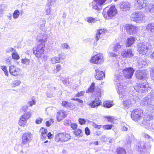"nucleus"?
I'll use <instances>...</instances> for the list:
<instances>
[{
    "instance_id": "nucleus-1",
    "label": "nucleus",
    "mask_w": 154,
    "mask_h": 154,
    "mask_svg": "<svg viewBox=\"0 0 154 154\" xmlns=\"http://www.w3.org/2000/svg\"><path fill=\"white\" fill-rule=\"evenodd\" d=\"M121 74H122L116 75L114 77V81L116 83V88L117 90V93L119 95V97H122L125 96L124 91L125 89H126V87L121 82L123 81L122 77Z\"/></svg>"
},
{
    "instance_id": "nucleus-2",
    "label": "nucleus",
    "mask_w": 154,
    "mask_h": 154,
    "mask_svg": "<svg viewBox=\"0 0 154 154\" xmlns=\"http://www.w3.org/2000/svg\"><path fill=\"white\" fill-rule=\"evenodd\" d=\"M143 112L141 109H134L131 113V117L132 119L141 125H143L144 124V120L142 119L141 115Z\"/></svg>"
},
{
    "instance_id": "nucleus-3",
    "label": "nucleus",
    "mask_w": 154,
    "mask_h": 154,
    "mask_svg": "<svg viewBox=\"0 0 154 154\" xmlns=\"http://www.w3.org/2000/svg\"><path fill=\"white\" fill-rule=\"evenodd\" d=\"M136 91L139 93H145L150 91L151 88L149 87L147 82L145 81L137 84L134 87Z\"/></svg>"
},
{
    "instance_id": "nucleus-4",
    "label": "nucleus",
    "mask_w": 154,
    "mask_h": 154,
    "mask_svg": "<svg viewBox=\"0 0 154 154\" xmlns=\"http://www.w3.org/2000/svg\"><path fill=\"white\" fill-rule=\"evenodd\" d=\"M154 102V92L149 93L143 98L140 102V105L142 106L152 105Z\"/></svg>"
},
{
    "instance_id": "nucleus-5",
    "label": "nucleus",
    "mask_w": 154,
    "mask_h": 154,
    "mask_svg": "<svg viewBox=\"0 0 154 154\" xmlns=\"http://www.w3.org/2000/svg\"><path fill=\"white\" fill-rule=\"evenodd\" d=\"M124 91L125 96L120 97V98H123L122 104L124 107L127 109L131 106L133 103L132 102L134 101V100L133 98L131 97V96H132L131 94L130 95L129 93L126 91V89H125Z\"/></svg>"
},
{
    "instance_id": "nucleus-6",
    "label": "nucleus",
    "mask_w": 154,
    "mask_h": 154,
    "mask_svg": "<svg viewBox=\"0 0 154 154\" xmlns=\"http://www.w3.org/2000/svg\"><path fill=\"white\" fill-rule=\"evenodd\" d=\"M32 134L29 132H26L23 135L22 137V142L21 144L23 148L29 146L28 143L32 140Z\"/></svg>"
},
{
    "instance_id": "nucleus-7",
    "label": "nucleus",
    "mask_w": 154,
    "mask_h": 154,
    "mask_svg": "<svg viewBox=\"0 0 154 154\" xmlns=\"http://www.w3.org/2000/svg\"><path fill=\"white\" fill-rule=\"evenodd\" d=\"M133 20L137 23H141L144 20V16L141 12L133 13L131 16Z\"/></svg>"
},
{
    "instance_id": "nucleus-8",
    "label": "nucleus",
    "mask_w": 154,
    "mask_h": 154,
    "mask_svg": "<svg viewBox=\"0 0 154 154\" xmlns=\"http://www.w3.org/2000/svg\"><path fill=\"white\" fill-rule=\"evenodd\" d=\"M90 61L92 63L101 64L103 62V54L100 53L92 57Z\"/></svg>"
},
{
    "instance_id": "nucleus-9",
    "label": "nucleus",
    "mask_w": 154,
    "mask_h": 154,
    "mask_svg": "<svg viewBox=\"0 0 154 154\" xmlns=\"http://www.w3.org/2000/svg\"><path fill=\"white\" fill-rule=\"evenodd\" d=\"M148 44L146 42L139 43L137 47L138 51L143 55L146 54L148 51Z\"/></svg>"
},
{
    "instance_id": "nucleus-10",
    "label": "nucleus",
    "mask_w": 154,
    "mask_h": 154,
    "mask_svg": "<svg viewBox=\"0 0 154 154\" xmlns=\"http://www.w3.org/2000/svg\"><path fill=\"white\" fill-rule=\"evenodd\" d=\"M134 70L131 67L125 68L123 70V73L125 78L127 79H131L134 74Z\"/></svg>"
},
{
    "instance_id": "nucleus-11",
    "label": "nucleus",
    "mask_w": 154,
    "mask_h": 154,
    "mask_svg": "<svg viewBox=\"0 0 154 154\" xmlns=\"http://www.w3.org/2000/svg\"><path fill=\"white\" fill-rule=\"evenodd\" d=\"M31 112L30 111L25 112L22 115L20 119L19 124L20 126H23L25 124L27 120L31 117Z\"/></svg>"
},
{
    "instance_id": "nucleus-12",
    "label": "nucleus",
    "mask_w": 154,
    "mask_h": 154,
    "mask_svg": "<svg viewBox=\"0 0 154 154\" xmlns=\"http://www.w3.org/2000/svg\"><path fill=\"white\" fill-rule=\"evenodd\" d=\"M148 72V71L146 69L137 70L136 72V76L138 79L143 80L146 78Z\"/></svg>"
},
{
    "instance_id": "nucleus-13",
    "label": "nucleus",
    "mask_w": 154,
    "mask_h": 154,
    "mask_svg": "<svg viewBox=\"0 0 154 154\" xmlns=\"http://www.w3.org/2000/svg\"><path fill=\"white\" fill-rule=\"evenodd\" d=\"M9 72L10 73L14 76H17L20 73V69L13 65L9 66Z\"/></svg>"
},
{
    "instance_id": "nucleus-14",
    "label": "nucleus",
    "mask_w": 154,
    "mask_h": 154,
    "mask_svg": "<svg viewBox=\"0 0 154 154\" xmlns=\"http://www.w3.org/2000/svg\"><path fill=\"white\" fill-rule=\"evenodd\" d=\"M126 28L127 32L130 34L135 33L137 29V28L136 26L129 24L126 25Z\"/></svg>"
},
{
    "instance_id": "nucleus-15",
    "label": "nucleus",
    "mask_w": 154,
    "mask_h": 154,
    "mask_svg": "<svg viewBox=\"0 0 154 154\" xmlns=\"http://www.w3.org/2000/svg\"><path fill=\"white\" fill-rule=\"evenodd\" d=\"M101 101L98 98H96L95 99L88 104L91 107L93 108H97L99 106L101 105Z\"/></svg>"
},
{
    "instance_id": "nucleus-16",
    "label": "nucleus",
    "mask_w": 154,
    "mask_h": 154,
    "mask_svg": "<svg viewBox=\"0 0 154 154\" xmlns=\"http://www.w3.org/2000/svg\"><path fill=\"white\" fill-rule=\"evenodd\" d=\"M117 10L115 6H112L107 11L108 16L111 17L116 15L117 14Z\"/></svg>"
},
{
    "instance_id": "nucleus-17",
    "label": "nucleus",
    "mask_w": 154,
    "mask_h": 154,
    "mask_svg": "<svg viewBox=\"0 0 154 154\" xmlns=\"http://www.w3.org/2000/svg\"><path fill=\"white\" fill-rule=\"evenodd\" d=\"M66 112L63 110H59L57 112V121L60 122L62 120L64 119L66 116Z\"/></svg>"
},
{
    "instance_id": "nucleus-18",
    "label": "nucleus",
    "mask_w": 154,
    "mask_h": 154,
    "mask_svg": "<svg viewBox=\"0 0 154 154\" xmlns=\"http://www.w3.org/2000/svg\"><path fill=\"white\" fill-rule=\"evenodd\" d=\"M135 6L138 9L144 8L146 6L143 0H136L135 2Z\"/></svg>"
},
{
    "instance_id": "nucleus-19",
    "label": "nucleus",
    "mask_w": 154,
    "mask_h": 154,
    "mask_svg": "<svg viewBox=\"0 0 154 154\" xmlns=\"http://www.w3.org/2000/svg\"><path fill=\"white\" fill-rule=\"evenodd\" d=\"M58 57H54L50 59V61L52 64H55L57 63H59L60 62V59H63V58L62 57V55L59 54L58 55Z\"/></svg>"
},
{
    "instance_id": "nucleus-20",
    "label": "nucleus",
    "mask_w": 154,
    "mask_h": 154,
    "mask_svg": "<svg viewBox=\"0 0 154 154\" xmlns=\"http://www.w3.org/2000/svg\"><path fill=\"white\" fill-rule=\"evenodd\" d=\"M96 75L95 78L97 80H101L105 77V74L102 71H100L98 69L95 70Z\"/></svg>"
},
{
    "instance_id": "nucleus-21",
    "label": "nucleus",
    "mask_w": 154,
    "mask_h": 154,
    "mask_svg": "<svg viewBox=\"0 0 154 154\" xmlns=\"http://www.w3.org/2000/svg\"><path fill=\"white\" fill-rule=\"evenodd\" d=\"M130 8V5L128 2H124L120 6V9L121 11H126L129 10Z\"/></svg>"
},
{
    "instance_id": "nucleus-22",
    "label": "nucleus",
    "mask_w": 154,
    "mask_h": 154,
    "mask_svg": "<svg viewBox=\"0 0 154 154\" xmlns=\"http://www.w3.org/2000/svg\"><path fill=\"white\" fill-rule=\"evenodd\" d=\"M121 54L125 58L130 57L133 56L132 51L131 49H128L127 50L122 51Z\"/></svg>"
},
{
    "instance_id": "nucleus-23",
    "label": "nucleus",
    "mask_w": 154,
    "mask_h": 154,
    "mask_svg": "<svg viewBox=\"0 0 154 154\" xmlns=\"http://www.w3.org/2000/svg\"><path fill=\"white\" fill-rule=\"evenodd\" d=\"M147 63L146 60L142 58H140L138 61L137 66L139 68H141L146 66Z\"/></svg>"
},
{
    "instance_id": "nucleus-24",
    "label": "nucleus",
    "mask_w": 154,
    "mask_h": 154,
    "mask_svg": "<svg viewBox=\"0 0 154 154\" xmlns=\"http://www.w3.org/2000/svg\"><path fill=\"white\" fill-rule=\"evenodd\" d=\"M138 150L142 152L144 151L145 149V142L143 141L139 142L137 144Z\"/></svg>"
},
{
    "instance_id": "nucleus-25",
    "label": "nucleus",
    "mask_w": 154,
    "mask_h": 154,
    "mask_svg": "<svg viewBox=\"0 0 154 154\" xmlns=\"http://www.w3.org/2000/svg\"><path fill=\"white\" fill-rule=\"evenodd\" d=\"M39 35L40 36H41V38H39V39L38 36L37 37L39 43L44 44V43L47 41L48 36L45 34H39Z\"/></svg>"
},
{
    "instance_id": "nucleus-26",
    "label": "nucleus",
    "mask_w": 154,
    "mask_h": 154,
    "mask_svg": "<svg viewBox=\"0 0 154 154\" xmlns=\"http://www.w3.org/2000/svg\"><path fill=\"white\" fill-rule=\"evenodd\" d=\"M62 133H60L56 134L55 137V140L57 142L63 143V136L62 134Z\"/></svg>"
},
{
    "instance_id": "nucleus-27",
    "label": "nucleus",
    "mask_w": 154,
    "mask_h": 154,
    "mask_svg": "<svg viewBox=\"0 0 154 154\" xmlns=\"http://www.w3.org/2000/svg\"><path fill=\"white\" fill-rule=\"evenodd\" d=\"M45 44L39 43L37 47L34 48L33 50H38L40 51V53H44V48L45 47Z\"/></svg>"
},
{
    "instance_id": "nucleus-28",
    "label": "nucleus",
    "mask_w": 154,
    "mask_h": 154,
    "mask_svg": "<svg viewBox=\"0 0 154 154\" xmlns=\"http://www.w3.org/2000/svg\"><path fill=\"white\" fill-rule=\"evenodd\" d=\"M135 39V38L133 37L128 38L126 41V46L129 47L131 46L134 42Z\"/></svg>"
},
{
    "instance_id": "nucleus-29",
    "label": "nucleus",
    "mask_w": 154,
    "mask_h": 154,
    "mask_svg": "<svg viewBox=\"0 0 154 154\" xmlns=\"http://www.w3.org/2000/svg\"><path fill=\"white\" fill-rule=\"evenodd\" d=\"M146 29L148 32H154V23L148 24L146 26Z\"/></svg>"
},
{
    "instance_id": "nucleus-30",
    "label": "nucleus",
    "mask_w": 154,
    "mask_h": 154,
    "mask_svg": "<svg viewBox=\"0 0 154 154\" xmlns=\"http://www.w3.org/2000/svg\"><path fill=\"white\" fill-rule=\"evenodd\" d=\"M62 135H63V143L68 141L71 138L70 135L69 134L66 132L62 133Z\"/></svg>"
},
{
    "instance_id": "nucleus-31",
    "label": "nucleus",
    "mask_w": 154,
    "mask_h": 154,
    "mask_svg": "<svg viewBox=\"0 0 154 154\" xmlns=\"http://www.w3.org/2000/svg\"><path fill=\"white\" fill-rule=\"evenodd\" d=\"M62 105L67 108L71 107V103L66 101H63L62 102Z\"/></svg>"
},
{
    "instance_id": "nucleus-32",
    "label": "nucleus",
    "mask_w": 154,
    "mask_h": 154,
    "mask_svg": "<svg viewBox=\"0 0 154 154\" xmlns=\"http://www.w3.org/2000/svg\"><path fill=\"white\" fill-rule=\"evenodd\" d=\"M117 154H126V152L125 149L122 148H118L116 150Z\"/></svg>"
},
{
    "instance_id": "nucleus-33",
    "label": "nucleus",
    "mask_w": 154,
    "mask_h": 154,
    "mask_svg": "<svg viewBox=\"0 0 154 154\" xmlns=\"http://www.w3.org/2000/svg\"><path fill=\"white\" fill-rule=\"evenodd\" d=\"M11 55L12 58L14 59L18 60L20 58V57L17 52L16 50H15L14 51L12 52Z\"/></svg>"
},
{
    "instance_id": "nucleus-34",
    "label": "nucleus",
    "mask_w": 154,
    "mask_h": 154,
    "mask_svg": "<svg viewBox=\"0 0 154 154\" xmlns=\"http://www.w3.org/2000/svg\"><path fill=\"white\" fill-rule=\"evenodd\" d=\"M121 47L122 45L120 43H117L114 45L113 51H119L121 50Z\"/></svg>"
},
{
    "instance_id": "nucleus-35",
    "label": "nucleus",
    "mask_w": 154,
    "mask_h": 154,
    "mask_svg": "<svg viewBox=\"0 0 154 154\" xmlns=\"http://www.w3.org/2000/svg\"><path fill=\"white\" fill-rule=\"evenodd\" d=\"M104 107L106 108H109L112 106V104L111 103V102L109 101H105L103 103Z\"/></svg>"
},
{
    "instance_id": "nucleus-36",
    "label": "nucleus",
    "mask_w": 154,
    "mask_h": 154,
    "mask_svg": "<svg viewBox=\"0 0 154 154\" xmlns=\"http://www.w3.org/2000/svg\"><path fill=\"white\" fill-rule=\"evenodd\" d=\"M95 83L94 82L92 83L91 86L88 88V90L86 91V93L93 92L94 89Z\"/></svg>"
},
{
    "instance_id": "nucleus-37",
    "label": "nucleus",
    "mask_w": 154,
    "mask_h": 154,
    "mask_svg": "<svg viewBox=\"0 0 154 154\" xmlns=\"http://www.w3.org/2000/svg\"><path fill=\"white\" fill-rule=\"evenodd\" d=\"M33 50V52L36 57H37L39 58L41 57L42 55L44 53H41L40 51L36 50Z\"/></svg>"
},
{
    "instance_id": "nucleus-38",
    "label": "nucleus",
    "mask_w": 154,
    "mask_h": 154,
    "mask_svg": "<svg viewBox=\"0 0 154 154\" xmlns=\"http://www.w3.org/2000/svg\"><path fill=\"white\" fill-rule=\"evenodd\" d=\"M21 63L26 65H29L30 63V60L26 58L22 59Z\"/></svg>"
},
{
    "instance_id": "nucleus-39",
    "label": "nucleus",
    "mask_w": 154,
    "mask_h": 154,
    "mask_svg": "<svg viewBox=\"0 0 154 154\" xmlns=\"http://www.w3.org/2000/svg\"><path fill=\"white\" fill-rule=\"evenodd\" d=\"M20 14V12L18 10H16L13 14V16L14 18V19L17 18L18 17Z\"/></svg>"
},
{
    "instance_id": "nucleus-40",
    "label": "nucleus",
    "mask_w": 154,
    "mask_h": 154,
    "mask_svg": "<svg viewBox=\"0 0 154 154\" xmlns=\"http://www.w3.org/2000/svg\"><path fill=\"white\" fill-rule=\"evenodd\" d=\"M82 132V130L81 129H78L74 131V133L77 136L80 137L81 136V134Z\"/></svg>"
},
{
    "instance_id": "nucleus-41",
    "label": "nucleus",
    "mask_w": 154,
    "mask_h": 154,
    "mask_svg": "<svg viewBox=\"0 0 154 154\" xmlns=\"http://www.w3.org/2000/svg\"><path fill=\"white\" fill-rule=\"evenodd\" d=\"M1 68L4 72L5 75L6 76H8V72L7 70V67L5 66H1Z\"/></svg>"
},
{
    "instance_id": "nucleus-42",
    "label": "nucleus",
    "mask_w": 154,
    "mask_h": 154,
    "mask_svg": "<svg viewBox=\"0 0 154 154\" xmlns=\"http://www.w3.org/2000/svg\"><path fill=\"white\" fill-rule=\"evenodd\" d=\"M148 8L150 12L151 13H154V4H150Z\"/></svg>"
},
{
    "instance_id": "nucleus-43",
    "label": "nucleus",
    "mask_w": 154,
    "mask_h": 154,
    "mask_svg": "<svg viewBox=\"0 0 154 154\" xmlns=\"http://www.w3.org/2000/svg\"><path fill=\"white\" fill-rule=\"evenodd\" d=\"M107 0H94L95 3L99 5L104 4Z\"/></svg>"
},
{
    "instance_id": "nucleus-44",
    "label": "nucleus",
    "mask_w": 154,
    "mask_h": 154,
    "mask_svg": "<svg viewBox=\"0 0 154 154\" xmlns=\"http://www.w3.org/2000/svg\"><path fill=\"white\" fill-rule=\"evenodd\" d=\"M61 47L63 49H70V47L69 45L66 43L62 44L61 45Z\"/></svg>"
},
{
    "instance_id": "nucleus-45",
    "label": "nucleus",
    "mask_w": 154,
    "mask_h": 154,
    "mask_svg": "<svg viewBox=\"0 0 154 154\" xmlns=\"http://www.w3.org/2000/svg\"><path fill=\"white\" fill-rule=\"evenodd\" d=\"M113 126V125H103V128L105 129L109 130L111 129Z\"/></svg>"
},
{
    "instance_id": "nucleus-46",
    "label": "nucleus",
    "mask_w": 154,
    "mask_h": 154,
    "mask_svg": "<svg viewBox=\"0 0 154 154\" xmlns=\"http://www.w3.org/2000/svg\"><path fill=\"white\" fill-rule=\"evenodd\" d=\"M54 122L53 119H51L49 121H47L46 122V125L47 127H49Z\"/></svg>"
},
{
    "instance_id": "nucleus-47",
    "label": "nucleus",
    "mask_w": 154,
    "mask_h": 154,
    "mask_svg": "<svg viewBox=\"0 0 154 154\" xmlns=\"http://www.w3.org/2000/svg\"><path fill=\"white\" fill-rule=\"evenodd\" d=\"M15 50V49L12 47H9L5 51L6 53H10L12 52H14Z\"/></svg>"
},
{
    "instance_id": "nucleus-48",
    "label": "nucleus",
    "mask_w": 154,
    "mask_h": 154,
    "mask_svg": "<svg viewBox=\"0 0 154 154\" xmlns=\"http://www.w3.org/2000/svg\"><path fill=\"white\" fill-rule=\"evenodd\" d=\"M87 21L88 23H92L95 22V20L94 18L90 17L87 18Z\"/></svg>"
},
{
    "instance_id": "nucleus-49",
    "label": "nucleus",
    "mask_w": 154,
    "mask_h": 154,
    "mask_svg": "<svg viewBox=\"0 0 154 154\" xmlns=\"http://www.w3.org/2000/svg\"><path fill=\"white\" fill-rule=\"evenodd\" d=\"M150 74L152 79L154 80V67L151 69L150 71Z\"/></svg>"
},
{
    "instance_id": "nucleus-50",
    "label": "nucleus",
    "mask_w": 154,
    "mask_h": 154,
    "mask_svg": "<svg viewBox=\"0 0 154 154\" xmlns=\"http://www.w3.org/2000/svg\"><path fill=\"white\" fill-rule=\"evenodd\" d=\"M79 123L81 125L85 124L86 122L85 119L81 118H80L79 119Z\"/></svg>"
},
{
    "instance_id": "nucleus-51",
    "label": "nucleus",
    "mask_w": 154,
    "mask_h": 154,
    "mask_svg": "<svg viewBox=\"0 0 154 154\" xmlns=\"http://www.w3.org/2000/svg\"><path fill=\"white\" fill-rule=\"evenodd\" d=\"M95 2H92V8L93 9L98 11L100 10V8L98 7L97 5L95 4Z\"/></svg>"
},
{
    "instance_id": "nucleus-52",
    "label": "nucleus",
    "mask_w": 154,
    "mask_h": 154,
    "mask_svg": "<svg viewBox=\"0 0 154 154\" xmlns=\"http://www.w3.org/2000/svg\"><path fill=\"white\" fill-rule=\"evenodd\" d=\"M43 120V119L41 118H38L36 119L35 120V123L37 124H40L41 123Z\"/></svg>"
},
{
    "instance_id": "nucleus-53",
    "label": "nucleus",
    "mask_w": 154,
    "mask_h": 154,
    "mask_svg": "<svg viewBox=\"0 0 154 154\" xmlns=\"http://www.w3.org/2000/svg\"><path fill=\"white\" fill-rule=\"evenodd\" d=\"M47 130L43 128H42L40 130V132L41 134H46L47 132Z\"/></svg>"
},
{
    "instance_id": "nucleus-54",
    "label": "nucleus",
    "mask_w": 154,
    "mask_h": 154,
    "mask_svg": "<svg viewBox=\"0 0 154 154\" xmlns=\"http://www.w3.org/2000/svg\"><path fill=\"white\" fill-rule=\"evenodd\" d=\"M11 58L10 56L7 58L6 60V62L7 64L9 65L11 64Z\"/></svg>"
},
{
    "instance_id": "nucleus-55",
    "label": "nucleus",
    "mask_w": 154,
    "mask_h": 154,
    "mask_svg": "<svg viewBox=\"0 0 154 154\" xmlns=\"http://www.w3.org/2000/svg\"><path fill=\"white\" fill-rule=\"evenodd\" d=\"M108 138L105 136H102L100 138V140L102 141L106 142L108 140Z\"/></svg>"
},
{
    "instance_id": "nucleus-56",
    "label": "nucleus",
    "mask_w": 154,
    "mask_h": 154,
    "mask_svg": "<svg viewBox=\"0 0 154 154\" xmlns=\"http://www.w3.org/2000/svg\"><path fill=\"white\" fill-rule=\"evenodd\" d=\"M84 93V91H81L80 92H78L77 94H75V95L76 97H80L83 95Z\"/></svg>"
},
{
    "instance_id": "nucleus-57",
    "label": "nucleus",
    "mask_w": 154,
    "mask_h": 154,
    "mask_svg": "<svg viewBox=\"0 0 154 154\" xmlns=\"http://www.w3.org/2000/svg\"><path fill=\"white\" fill-rule=\"evenodd\" d=\"M20 81L18 80H17L14 81L13 82V84H14L15 86H18L20 83Z\"/></svg>"
},
{
    "instance_id": "nucleus-58",
    "label": "nucleus",
    "mask_w": 154,
    "mask_h": 154,
    "mask_svg": "<svg viewBox=\"0 0 154 154\" xmlns=\"http://www.w3.org/2000/svg\"><path fill=\"white\" fill-rule=\"evenodd\" d=\"M61 69V66L60 64H58L56 65V67L55 70L57 71V72H58Z\"/></svg>"
},
{
    "instance_id": "nucleus-59",
    "label": "nucleus",
    "mask_w": 154,
    "mask_h": 154,
    "mask_svg": "<svg viewBox=\"0 0 154 154\" xmlns=\"http://www.w3.org/2000/svg\"><path fill=\"white\" fill-rule=\"evenodd\" d=\"M109 56L110 57L117 58L118 57L117 54L113 52H111L110 53Z\"/></svg>"
},
{
    "instance_id": "nucleus-60",
    "label": "nucleus",
    "mask_w": 154,
    "mask_h": 154,
    "mask_svg": "<svg viewBox=\"0 0 154 154\" xmlns=\"http://www.w3.org/2000/svg\"><path fill=\"white\" fill-rule=\"evenodd\" d=\"M85 132L86 135H88L90 134V130L88 127H86L85 129Z\"/></svg>"
},
{
    "instance_id": "nucleus-61",
    "label": "nucleus",
    "mask_w": 154,
    "mask_h": 154,
    "mask_svg": "<svg viewBox=\"0 0 154 154\" xmlns=\"http://www.w3.org/2000/svg\"><path fill=\"white\" fill-rule=\"evenodd\" d=\"M35 101L33 99L32 100V101H29L28 102V103L30 106H32V105L35 104Z\"/></svg>"
},
{
    "instance_id": "nucleus-62",
    "label": "nucleus",
    "mask_w": 154,
    "mask_h": 154,
    "mask_svg": "<svg viewBox=\"0 0 154 154\" xmlns=\"http://www.w3.org/2000/svg\"><path fill=\"white\" fill-rule=\"evenodd\" d=\"M144 137L146 138L149 139L150 141H152L153 140L152 138L146 134H144Z\"/></svg>"
},
{
    "instance_id": "nucleus-63",
    "label": "nucleus",
    "mask_w": 154,
    "mask_h": 154,
    "mask_svg": "<svg viewBox=\"0 0 154 154\" xmlns=\"http://www.w3.org/2000/svg\"><path fill=\"white\" fill-rule=\"evenodd\" d=\"M64 124L65 125H71L70 121L69 120H66L64 122Z\"/></svg>"
},
{
    "instance_id": "nucleus-64",
    "label": "nucleus",
    "mask_w": 154,
    "mask_h": 154,
    "mask_svg": "<svg viewBox=\"0 0 154 154\" xmlns=\"http://www.w3.org/2000/svg\"><path fill=\"white\" fill-rule=\"evenodd\" d=\"M105 30L104 29H101L97 31V32L101 35L104 34L105 33Z\"/></svg>"
}]
</instances>
